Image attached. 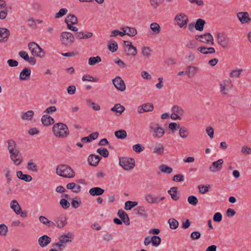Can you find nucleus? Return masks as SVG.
Returning <instances> with one entry per match:
<instances>
[{
    "label": "nucleus",
    "mask_w": 251,
    "mask_h": 251,
    "mask_svg": "<svg viewBox=\"0 0 251 251\" xmlns=\"http://www.w3.org/2000/svg\"><path fill=\"white\" fill-rule=\"evenodd\" d=\"M52 131L56 137L59 138L65 137L69 134L67 125L62 123L54 124L52 127Z\"/></svg>",
    "instance_id": "1"
},
{
    "label": "nucleus",
    "mask_w": 251,
    "mask_h": 251,
    "mask_svg": "<svg viewBox=\"0 0 251 251\" xmlns=\"http://www.w3.org/2000/svg\"><path fill=\"white\" fill-rule=\"evenodd\" d=\"M56 174L62 177L72 178L75 176V172L69 166L66 164H61L56 167Z\"/></svg>",
    "instance_id": "2"
},
{
    "label": "nucleus",
    "mask_w": 251,
    "mask_h": 251,
    "mask_svg": "<svg viewBox=\"0 0 251 251\" xmlns=\"http://www.w3.org/2000/svg\"><path fill=\"white\" fill-rule=\"evenodd\" d=\"M28 47L33 55H36L41 58H43L45 56V51L35 42H32L29 43L28 44Z\"/></svg>",
    "instance_id": "3"
},
{
    "label": "nucleus",
    "mask_w": 251,
    "mask_h": 251,
    "mask_svg": "<svg viewBox=\"0 0 251 251\" xmlns=\"http://www.w3.org/2000/svg\"><path fill=\"white\" fill-rule=\"evenodd\" d=\"M119 164L125 170H130L134 167L135 162L132 158L121 157L119 158Z\"/></svg>",
    "instance_id": "4"
},
{
    "label": "nucleus",
    "mask_w": 251,
    "mask_h": 251,
    "mask_svg": "<svg viewBox=\"0 0 251 251\" xmlns=\"http://www.w3.org/2000/svg\"><path fill=\"white\" fill-rule=\"evenodd\" d=\"M151 131L153 133V136L154 138H161L165 133L163 128L159 126V124L154 123H151L150 125Z\"/></svg>",
    "instance_id": "5"
},
{
    "label": "nucleus",
    "mask_w": 251,
    "mask_h": 251,
    "mask_svg": "<svg viewBox=\"0 0 251 251\" xmlns=\"http://www.w3.org/2000/svg\"><path fill=\"white\" fill-rule=\"evenodd\" d=\"M195 39L206 44L213 45L214 44L213 37L209 32L201 35H196Z\"/></svg>",
    "instance_id": "6"
},
{
    "label": "nucleus",
    "mask_w": 251,
    "mask_h": 251,
    "mask_svg": "<svg viewBox=\"0 0 251 251\" xmlns=\"http://www.w3.org/2000/svg\"><path fill=\"white\" fill-rule=\"evenodd\" d=\"M58 239L61 246H62L63 249H64L66 246L67 243L73 241L74 235L72 233L68 232L67 233L60 235Z\"/></svg>",
    "instance_id": "7"
},
{
    "label": "nucleus",
    "mask_w": 251,
    "mask_h": 251,
    "mask_svg": "<svg viewBox=\"0 0 251 251\" xmlns=\"http://www.w3.org/2000/svg\"><path fill=\"white\" fill-rule=\"evenodd\" d=\"M124 44L126 47L125 52L127 56H135L137 53V49L133 46L132 43L128 41H124Z\"/></svg>",
    "instance_id": "8"
},
{
    "label": "nucleus",
    "mask_w": 251,
    "mask_h": 251,
    "mask_svg": "<svg viewBox=\"0 0 251 251\" xmlns=\"http://www.w3.org/2000/svg\"><path fill=\"white\" fill-rule=\"evenodd\" d=\"M175 20L177 22V25H179L180 27H185L188 22L187 16L182 13L177 14L176 16Z\"/></svg>",
    "instance_id": "9"
},
{
    "label": "nucleus",
    "mask_w": 251,
    "mask_h": 251,
    "mask_svg": "<svg viewBox=\"0 0 251 251\" xmlns=\"http://www.w3.org/2000/svg\"><path fill=\"white\" fill-rule=\"evenodd\" d=\"M61 40L63 44L67 45L69 42H75V36L69 32H63L61 34Z\"/></svg>",
    "instance_id": "10"
},
{
    "label": "nucleus",
    "mask_w": 251,
    "mask_h": 251,
    "mask_svg": "<svg viewBox=\"0 0 251 251\" xmlns=\"http://www.w3.org/2000/svg\"><path fill=\"white\" fill-rule=\"evenodd\" d=\"M217 36V42L223 48L227 49L229 39L223 33H218Z\"/></svg>",
    "instance_id": "11"
},
{
    "label": "nucleus",
    "mask_w": 251,
    "mask_h": 251,
    "mask_svg": "<svg viewBox=\"0 0 251 251\" xmlns=\"http://www.w3.org/2000/svg\"><path fill=\"white\" fill-rule=\"evenodd\" d=\"M54 226L58 228H62L67 224V218L64 215H61L54 218Z\"/></svg>",
    "instance_id": "12"
},
{
    "label": "nucleus",
    "mask_w": 251,
    "mask_h": 251,
    "mask_svg": "<svg viewBox=\"0 0 251 251\" xmlns=\"http://www.w3.org/2000/svg\"><path fill=\"white\" fill-rule=\"evenodd\" d=\"M223 163L224 161L222 159H219L217 161L213 162L209 166V171L212 173H216L221 171L222 169Z\"/></svg>",
    "instance_id": "13"
},
{
    "label": "nucleus",
    "mask_w": 251,
    "mask_h": 251,
    "mask_svg": "<svg viewBox=\"0 0 251 251\" xmlns=\"http://www.w3.org/2000/svg\"><path fill=\"white\" fill-rule=\"evenodd\" d=\"M10 153V158L13 161L14 164L19 165L22 162V159L20 158L21 156L19 150L15 149L9 151Z\"/></svg>",
    "instance_id": "14"
},
{
    "label": "nucleus",
    "mask_w": 251,
    "mask_h": 251,
    "mask_svg": "<svg viewBox=\"0 0 251 251\" xmlns=\"http://www.w3.org/2000/svg\"><path fill=\"white\" fill-rule=\"evenodd\" d=\"M113 83L115 87L121 91L126 90V84L124 81L120 76H117L112 80Z\"/></svg>",
    "instance_id": "15"
},
{
    "label": "nucleus",
    "mask_w": 251,
    "mask_h": 251,
    "mask_svg": "<svg viewBox=\"0 0 251 251\" xmlns=\"http://www.w3.org/2000/svg\"><path fill=\"white\" fill-rule=\"evenodd\" d=\"M237 16L242 24H247L251 20L247 12H239L237 13Z\"/></svg>",
    "instance_id": "16"
},
{
    "label": "nucleus",
    "mask_w": 251,
    "mask_h": 251,
    "mask_svg": "<svg viewBox=\"0 0 251 251\" xmlns=\"http://www.w3.org/2000/svg\"><path fill=\"white\" fill-rule=\"evenodd\" d=\"M117 215L126 226L130 225V220L128 216L124 210L122 209L119 210Z\"/></svg>",
    "instance_id": "17"
},
{
    "label": "nucleus",
    "mask_w": 251,
    "mask_h": 251,
    "mask_svg": "<svg viewBox=\"0 0 251 251\" xmlns=\"http://www.w3.org/2000/svg\"><path fill=\"white\" fill-rule=\"evenodd\" d=\"M51 239L49 236L44 235L38 239V244L42 248H44L51 243Z\"/></svg>",
    "instance_id": "18"
},
{
    "label": "nucleus",
    "mask_w": 251,
    "mask_h": 251,
    "mask_svg": "<svg viewBox=\"0 0 251 251\" xmlns=\"http://www.w3.org/2000/svg\"><path fill=\"white\" fill-rule=\"evenodd\" d=\"M10 36L9 30L6 28H0V42H5Z\"/></svg>",
    "instance_id": "19"
},
{
    "label": "nucleus",
    "mask_w": 251,
    "mask_h": 251,
    "mask_svg": "<svg viewBox=\"0 0 251 251\" xmlns=\"http://www.w3.org/2000/svg\"><path fill=\"white\" fill-rule=\"evenodd\" d=\"M101 157L98 155L90 154L88 158V161L91 166H97Z\"/></svg>",
    "instance_id": "20"
},
{
    "label": "nucleus",
    "mask_w": 251,
    "mask_h": 251,
    "mask_svg": "<svg viewBox=\"0 0 251 251\" xmlns=\"http://www.w3.org/2000/svg\"><path fill=\"white\" fill-rule=\"evenodd\" d=\"M133 211L135 214H137L143 218H146L148 217L147 210L144 206H140L134 209Z\"/></svg>",
    "instance_id": "21"
},
{
    "label": "nucleus",
    "mask_w": 251,
    "mask_h": 251,
    "mask_svg": "<svg viewBox=\"0 0 251 251\" xmlns=\"http://www.w3.org/2000/svg\"><path fill=\"white\" fill-rule=\"evenodd\" d=\"M31 75V70L29 68H25L20 73V80H28Z\"/></svg>",
    "instance_id": "22"
},
{
    "label": "nucleus",
    "mask_w": 251,
    "mask_h": 251,
    "mask_svg": "<svg viewBox=\"0 0 251 251\" xmlns=\"http://www.w3.org/2000/svg\"><path fill=\"white\" fill-rule=\"evenodd\" d=\"M105 190L99 187H95L91 188L89 190V193L92 196H99L102 195Z\"/></svg>",
    "instance_id": "23"
},
{
    "label": "nucleus",
    "mask_w": 251,
    "mask_h": 251,
    "mask_svg": "<svg viewBox=\"0 0 251 251\" xmlns=\"http://www.w3.org/2000/svg\"><path fill=\"white\" fill-rule=\"evenodd\" d=\"M41 122L45 126H49L54 123V120L50 116L44 115L41 118Z\"/></svg>",
    "instance_id": "24"
},
{
    "label": "nucleus",
    "mask_w": 251,
    "mask_h": 251,
    "mask_svg": "<svg viewBox=\"0 0 251 251\" xmlns=\"http://www.w3.org/2000/svg\"><path fill=\"white\" fill-rule=\"evenodd\" d=\"M10 207L16 214H20L21 207L17 200H12L10 203Z\"/></svg>",
    "instance_id": "25"
},
{
    "label": "nucleus",
    "mask_w": 251,
    "mask_h": 251,
    "mask_svg": "<svg viewBox=\"0 0 251 251\" xmlns=\"http://www.w3.org/2000/svg\"><path fill=\"white\" fill-rule=\"evenodd\" d=\"M65 23L68 24L76 25L78 23L76 17L74 14H69L65 20Z\"/></svg>",
    "instance_id": "26"
},
{
    "label": "nucleus",
    "mask_w": 251,
    "mask_h": 251,
    "mask_svg": "<svg viewBox=\"0 0 251 251\" xmlns=\"http://www.w3.org/2000/svg\"><path fill=\"white\" fill-rule=\"evenodd\" d=\"M75 36L76 38H78L79 39H88L93 36V33L91 32H86L85 33L80 31V32H77Z\"/></svg>",
    "instance_id": "27"
},
{
    "label": "nucleus",
    "mask_w": 251,
    "mask_h": 251,
    "mask_svg": "<svg viewBox=\"0 0 251 251\" xmlns=\"http://www.w3.org/2000/svg\"><path fill=\"white\" fill-rule=\"evenodd\" d=\"M99 136L98 132H93L87 137H82L81 139V141L82 142H90L92 140L96 139Z\"/></svg>",
    "instance_id": "28"
},
{
    "label": "nucleus",
    "mask_w": 251,
    "mask_h": 251,
    "mask_svg": "<svg viewBox=\"0 0 251 251\" xmlns=\"http://www.w3.org/2000/svg\"><path fill=\"white\" fill-rule=\"evenodd\" d=\"M17 176L18 178L25 182H30L32 179V176L30 175L23 174L21 171H19L17 172Z\"/></svg>",
    "instance_id": "29"
},
{
    "label": "nucleus",
    "mask_w": 251,
    "mask_h": 251,
    "mask_svg": "<svg viewBox=\"0 0 251 251\" xmlns=\"http://www.w3.org/2000/svg\"><path fill=\"white\" fill-rule=\"evenodd\" d=\"M205 23V21L202 19H197L196 23L195 24V29L198 31H202L203 30L204 26Z\"/></svg>",
    "instance_id": "30"
},
{
    "label": "nucleus",
    "mask_w": 251,
    "mask_h": 251,
    "mask_svg": "<svg viewBox=\"0 0 251 251\" xmlns=\"http://www.w3.org/2000/svg\"><path fill=\"white\" fill-rule=\"evenodd\" d=\"M168 193L171 196L172 199L174 201H177L179 199V197L177 195V188L176 187H173L168 191Z\"/></svg>",
    "instance_id": "31"
},
{
    "label": "nucleus",
    "mask_w": 251,
    "mask_h": 251,
    "mask_svg": "<svg viewBox=\"0 0 251 251\" xmlns=\"http://www.w3.org/2000/svg\"><path fill=\"white\" fill-rule=\"evenodd\" d=\"M39 221L43 224L46 225L48 227L54 226V222L49 220L47 218L44 216H40L39 217Z\"/></svg>",
    "instance_id": "32"
},
{
    "label": "nucleus",
    "mask_w": 251,
    "mask_h": 251,
    "mask_svg": "<svg viewBox=\"0 0 251 251\" xmlns=\"http://www.w3.org/2000/svg\"><path fill=\"white\" fill-rule=\"evenodd\" d=\"M111 111L118 113L119 115H121L125 110V108L120 103L115 104L114 106L111 108Z\"/></svg>",
    "instance_id": "33"
},
{
    "label": "nucleus",
    "mask_w": 251,
    "mask_h": 251,
    "mask_svg": "<svg viewBox=\"0 0 251 251\" xmlns=\"http://www.w3.org/2000/svg\"><path fill=\"white\" fill-rule=\"evenodd\" d=\"M124 28H126L125 29L126 31V35H127L130 37L135 36L137 33V31L135 28L134 27H130L129 26L123 27Z\"/></svg>",
    "instance_id": "34"
},
{
    "label": "nucleus",
    "mask_w": 251,
    "mask_h": 251,
    "mask_svg": "<svg viewBox=\"0 0 251 251\" xmlns=\"http://www.w3.org/2000/svg\"><path fill=\"white\" fill-rule=\"evenodd\" d=\"M34 115V112L32 110H29L25 113H22L21 118L23 120H31L32 119Z\"/></svg>",
    "instance_id": "35"
},
{
    "label": "nucleus",
    "mask_w": 251,
    "mask_h": 251,
    "mask_svg": "<svg viewBox=\"0 0 251 251\" xmlns=\"http://www.w3.org/2000/svg\"><path fill=\"white\" fill-rule=\"evenodd\" d=\"M115 136L118 139H124L127 137V133L126 130L121 129L114 132Z\"/></svg>",
    "instance_id": "36"
},
{
    "label": "nucleus",
    "mask_w": 251,
    "mask_h": 251,
    "mask_svg": "<svg viewBox=\"0 0 251 251\" xmlns=\"http://www.w3.org/2000/svg\"><path fill=\"white\" fill-rule=\"evenodd\" d=\"M126 28L121 27V29L123 31H120L118 29L113 30L111 31V34L110 35V37H114L117 35H120L121 37H123L126 35V31L125 30V29Z\"/></svg>",
    "instance_id": "37"
},
{
    "label": "nucleus",
    "mask_w": 251,
    "mask_h": 251,
    "mask_svg": "<svg viewBox=\"0 0 251 251\" xmlns=\"http://www.w3.org/2000/svg\"><path fill=\"white\" fill-rule=\"evenodd\" d=\"M164 149L162 144H157L154 148L153 153L156 154H162L164 152Z\"/></svg>",
    "instance_id": "38"
},
{
    "label": "nucleus",
    "mask_w": 251,
    "mask_h": 251,
    "mask_svg": "<svg viewBox=\"0 0 251 251\" xmlns=\"http://www.w3.org/2000/svg\"><path fill=\"white\" fill-rule=\"evenodd\" d=\"M151 30L155 34H159L161 31V27L159 25L156 23H152L150 25Z\"/></svg>",
    "instance_id": "39"
},
{
    "label": "nucleus",
    "mask_w": 251,
    "mask_h": 251,
    "mask_svg": "<svg viewBox=\"0 0 251 251\" xmlns=\"http://www.w3.org/2000/svg\"><path fill=\"white\" fill-rule=\"evenodd\" d=\"M172 110L173 112V114H178L182 116L184 113L183 109L178 105H175L173 106Z\"/></svg>",
    "instance_id": "40"
},
{
    "label": "nucleus",
    "mask_w": 251,
    "mask_h": 251,
    "mask_svg": "<svg viewBox=\"0 0 251 251\" xmlns=\"http://www.w3.org/2000/svg\"><path fill=\"white\" fill-rule=\"evenodd\" d=\"M159 169L160 171L163 173L170 174L173 172V169L171 167L164 164L159 166Z\"/></svg>",
    "instance_id": "41"
},
{
    "label": "nucleus",
    "mask_w": 251,
    "mask_h": 251,
    "mask_svg": "<svg viewBox=\"0 0 251 251\" xmlns=\"http://www.w3.org/2000/svg\"><path fill=\"white\" fill-rule=\"evenodd\" d=\"M101 61V58L99 56L91 57L89 58L88 64L89 65H95Z\"/></svg>",
    "instance_id": "42"
},
{
    "label": "nucleus",
    "mask_w": 251,
    "mask_h": 251,
    "mask_svg": "<svg viewBox=\"0 0 251 251\" xmlns=\"http://www.w3.org/2000/svg\"><path fill=\"white\" fill-rule=\"evenodd\" d=\"M145 199L149 203H157L158 201V197H155L151 194H147Z\"/></svg>",
    "instance_id": "43"
},
{
    "label": "nucleus",
    "mask_w": 251,
    "mask_h": 251,
    "mask_svg": "<svg viewBox=\"0 0 251 251\" xmlns=\"http://www.w3.org/2000/svg\"><path fill=\"white\" fill-rule=\"evenodd\" d=\"M138 204V202L128 201L125 202V209L126 210H130Z\"/></svg>",
    "instance_id": "44"
},
{
    "label": "nucleus",
    "mask_w": 251,
    "mask_h": 251,
    "mask_svg": "<svg viewBox=\"0 0 251 251\" xmlns=\"http://www.w3.org/2000/svg\"><path fill=\"white\" fill-rule=\"evenodd\" d=\"M26 168L30 171H32L34 172H38V167L36 164L33 162L32 160H30L27 164Z\"/></svg>",
    "instance_id": "45"
},
{
    "label": "nucleus",
    "mask_w": 251,
    "mask_h": 251,
    "mask_svg": "<svg viewBox=\"0 0 251 251\" xmlns=\"http://www.w3.org/2000/svg\"><path fill=\"white\" fill-rule=\"evenodd\" d=\"M168 223L170 225V227L172 229H176L179 225L178 222L173 218H171L168 220Z\"/></svg>",
    "instance_id": "46"
},
{
    "label": "nucleus",
    "mask_w": 251,
    "mask_h": 251,
    "mask_svg": "<svg viewBox=\"0 0 251 251\" xmlns=\"http://www.w3.org/2000/svg\"><path fill=\"white\" fill-rule=\"evenodd\" d=\"M151 241L153 246L157 247L160 245L161 239L159 236L154 235L151 237Z\"/></svg>",
    "instance_id": "47"
},
{
    "label": "nucleus",
    "mask_w": 251,
    "mask_h": 251,
    "mask_svg": "<svg viewBox=\"0 0 251 251\" xmlns=\"http://www.w3.org/2000/svg\"><path fill=\"white\" fill-rule=\"evenodd\" d=\"M179 134L181 138H185L188 136L189 132L186 127L180 126L179 128Z\"/></svg>",
    "instance_id": "48"
},
{
    "label": "nucleus",
    "mask_w": 251,
    "mask_h": 251,
    "mask_svg": "<svg viewBox=\"0 0 251 251\" xmlns=\"http://www.w3.org/2000/svg\"><path fill=\"white\" fill-rule=\"evenodd\" d=\"M187 69L188 70V71H187V75L189 77L194 76L197 73V68L195 67L188 66Z\"/></svg>",
    "instance_id": "49"
},
{
    "label": "nucleus",
    "mask_w": 251,
    "mask_h": 251,
    "mask_svg": "<svg viewBox=\"0 0 251 251\" xmlns=\"http://www.w3.org/2000/svg\"><path fill=\"white\" fill-rule=\"evenodd\" d=\"M142 105L145 112H151L153 110L154 106L152 103H146Z\"/></svg>",
    "instance_id": "50"
},
{
    "label": "nucleus",
    "mask_w": 251,
    "mask_h": 251,
    "mask_svg": "<svg viewBox=\"0 0 251 251\" xmlns=\"http://www.w3.org/2000/svg\"><path fill=\"white\" fill-rule=\"evenodd\" d=\"M97 152L104 157H107L109 155V152L106 148H99L97 150Z\"/></svg>",
    "instance_id": "51"
},
{
    "label": "nucleus",
    "mask_w": 251,
    "mask_h": 251,
    "mask_svg": "<svg viewBox=\"0 0 251 251\" xmlns=\"http://www.w3.org/2000/svg\"><path fill=\"white\" fill-rule=\"evenodd\" d=\"M188 203L193 206H195L198 203V199L196 196H190L188 197L187 199Z\"/></svg>",
    "instance_id": "52"
},
{
    "label": "nucleus",
    "mask_w": 251,
    "mask_h": 251,
    "mask_svg": "<svg viewBox=\"0 0 251 251\" xmlns=\"http://www.w3.org/2000/svg\"><path fill=\"white\" fill-rule=\"evenodd\" d=\"M185 46L188 49H194L197 47V42L194 40H190L187 42Z\"/></svg>",
    "instance_id": "53"
},
{
    "label": "nucleus",
    "mask_w": 251,
    "mask_h": 251,
    "mask_svg": "<svg viewBox=\"0 0 251 251\" xmlns=\"http://www.w3.org/2000/svg\"><path fill=\"white\" fill-rule=\"evenodd\" d=\"M107 47L108 50L110 51H111L112 52H114L116 51L118 49V44L116 42L113 41V43L111 44L108 43Z\"/></svg>",
    "instance_id": "54"
},
{
    "label": "nucleus",
    "mask_w": 251,
    "mask_h": 251,
    "mask_svg": "<svg viewBox=\"0 0 251 251\" xmlns=\"http://www.w3.org/2000/svg\"><path fill=\"white\" fill-rule=\"evenodd\" d=\"M8 232V227L4 224L0 225V235L5 236Z\"/></svg>",
    "instance_id": "55"
},
{
    "label": "nucleus",
    "mask_w": 251,
    "mask_h": 251,
    "mask_svg": "<svg viewBox=\"0 0 251 251\" xmlns=\"http://www.w3.org/2000/svg\"><path fill=\"white\" fill-rule=\"evenodd\" d=\"M68 10L66 8H61L56 13L54 16L55 18L58 19L61 18L67 14Z\"/></svg>",
    "instance_id": "56"
},
{
    "label": "nucleus",
    "mask_w": 251,
    "mask_h": 251,
    "mask_svg": "<svg viewBox=\"0 0 251 251\" xmlns=\"http://www.w3.org/2000/svg\"><path fill=\"white\" fill-rule=\"evenodd\" d=\"M151 6L153 9L157 8L162 2V0H149Z\"/></svg>",
    "instance_id": "57"
},
{
    "label": "nucleus",
    "mask_w": 251,
    "mask_h": 251,
    "mask_svg": "<svg viewBox=\"0 0 251 251\" xmlns=\"http://www.w3.org/2000/svg\"><path fill=\"white\" fill-rule=\"evenodd\" d=\"M151 50L149 47H144L142 49V52L144 56L150 57L151 55Z\"/></svg>",
    "instance_id": "58"
},
{
    "label": "nucleus",
    "mask_w": 251,
    "mask_h": 251,
    "mask_svg": "<svg viewBox=\"0 0 251 251\" xmlns=\"http://www.w3.org/2000/svg\"><path fill=\"white\" fill-rule=\"evenodd\" d=\"M59 203L63 209H67L70 206L69 202L65 199H62L60 200Z\"/></svg>",
    "instance_id": "59"
},
{
    "label": "nucleus",
    "mask_w": 251,
    "mask_h": 251,
    "mask_svg": "<svg viewBox=\"0 0 251 251\" xmlns=\"http://www.w3.org/2000/svg\"><path fill=\"white\" fill-rule=\"evenodd\" d=\"M86 103L89 106H91L90 104L93 105V106L92 107V108L95 111H99L100 109V106L99 104L92 101L90 100H86Z\"/></svg>",
    "instance_id": "60"
},
{
    "label": "nucleus",
    "mask_w": 251,
    "mask_h": 251,
    "mask_svg": "<svg viewBox=\"0 0 251 251\" xmlns=\"http://www.w3.org/2000/svg\"><path fill=\"white\" fill-rule=\"evenodd\" d=\"M220 85H224L227 88H230L232 87V84L231 80L229 79H225L222 82H221L220 83Z\"/></svg>",
    "instance_id": "61"
},
{
    "label": "nucleus",
    "mask_w": 251,
    "mask_h": 251,
    "mask_svg": "<svg viewBox=\"0 0 251 251\" xmlns=\"http://www.w3.org/2000/svg\"><path fill=\"white\" fill-rule=\"evenodd\" d=\"M201 234L199 231H196L192 232L190 234V238L193 240H198L200 238Z\"/></svg>",
    "instance_id": "62"
},
{
    "label": "nucleus",
    "mask_w": 251,
    "mask_h": 251,
    "mask_svg": "<svg viewBox=\"0 0 251 251\" xmlns=\"http://www.w3.org/2000/svg\"><path fill=\"white\" fill-rule=\"evenodd\" d=\"M132 148L134 151L138 153L141 152L144 149V148L140 144H137L133 146Z\"/></svg>",
    "instance_id": "63"
},
{
    "label": "nucleus",
    "mask_w": 251,
    "mask_h": 251,
    "mask_svg": "<svg viewBox=\"0 0 251 251\" xmlns=\"http://www.w3.org/2000/svg\"><path fill=\"white\" fill-rule=\"evenodd\" d=\"M241 152L244 154L251 155V148L247 146H244L241 148Z\"/></svg>",
    "instance_id": "64"
}]
</instances>
